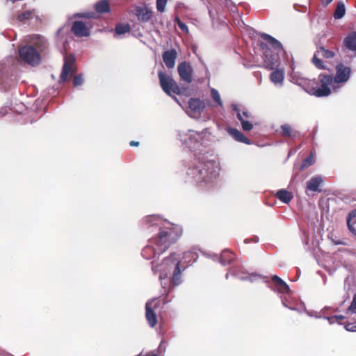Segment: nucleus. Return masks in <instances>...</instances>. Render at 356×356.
Wrapping results in <instances>:
<instances>
[{
	"instance_id": "obj_1",
	"label": "nucleus",
	"mask_w": 356,
	"mask_h": 356,
	"mask_svg": "<svg viewBox=\"0 0 356 356\" xmlns=\"http://www.w3.org/2000/svg\"><path fill=\"white\" fill-rule=\"evenodd\" d=\"M182 235L181 226L167 222L159 228L155 238H152V243L156 245L158 254L165 252L173 243H176Z\"/></svg>"
},
{
	"instance_id": "obj_2",
	"label": "nucleus",
	"mask_w": 356,
	"mask_h": 356,
	"mask_svg": "<svg viewBox=\"0 0 356 356\" xmlns=\"http://www.w3.org/2000/svg\"><path fill=\"white\" fill-rule=\"evenodd\" d=\"M216 162L197 161L187 171V175L198 185L212 181L217 175Z\"/></svg>"
},
{
	"instance_id": "obj_3",
	"label": "nucleus",
	"mask_w": 356,
	"mask_h": 356,
	"mask_svg": "<svg viewBox=\"0 0 356 356\" xmlns=\"http://www.w3.org/2000/svg\"><path fill=\"white\" fill-rule=\"evenodd\" d=\"M318 82L316 86L311 88L312 95L318 97H327L332 92L330 86L334 82L333 75L321 73L318 75Z\"/></svg>"
},
{
	"instance_id": "obj_4",
	"label": "nucleus",
	"mask_w": 356,
	"mask_h": 356,
	"mask_svg": "<svg viewBox=\"0 0 356 356\" xmlns=\"http://www.w3.org/2000/svg\"><path fill=\"white\" fill-rule=\"evenodd\" d=\"M158 77L160 86L166 95L172 96V93L177 95H180L181 94V89L180 87L172 77L168 75L166 72L159 71L158 72Z\"/></svg>"
},
{
	"instance_id": "obj_5",
	"label": "nucleus",
	"mask_w": 356,
	"mask_h": 356,
	"mask_svg": "<svg viewBox=\"0 0 356 356\" xmlns=\"http://www.w3.org/2000/svg\"><path fill=\"white\" fill-rule=\"evenodd\" d=\"M20 59L31 65H35L40 62V53L31 45H25L19 49Z\"/></svg>"
},
{
	"instance_id": "obj_6",
	"label": "nucleus",
	"mask_w": 356,
	"mask_h": 356,
	"mask_svg": "<svg viewBox=\"0 0 356 356\" xmlns=\"http://www.w3.org/2000/svg\"><path fill=\"white\" fill-rule=\"evenodd\" d=\"M335 55L336 52L334 50H330L326 49L324 46H320L317 48L312 61L316 68L319 70H325L327 69L326 65L323 61L318 57V56H321L326 59H331L333 58Z\"/></svg>"
},
{
	"instance_id": "obj_7",
	"label": "nucleus",
	"mask_w": 356,
	"mask_h": 356,
	"mask_svg": "<svg viewBox=\"0 0 356 356\" xmlns=\"http://www.w3.org/2000/svg\"><path fill=\"white\" fill-rule=\"evenodd\" d=\"M75 60L76 58L74 54H69L65 56L64 64L60 75V83H65L67 80L68 76L74 72Z\"/></svg>"
},
{
	"instance_id": "obj_8",
	"label": "nucleus",
	"mask_w": 356,
	"mask_h": 356,
	"mask_svg": "<svg viewBox=\"0 0 356 356\" xmlns=\"http://www.w3.org/2000/svg\"><path fill=\"white\" fill-rule=\"evenodd\" d=\"M259 47L264 55V65L266 69L273 70L276 64V56L273 54L268 44L261 42Z\"/></svg>"
},
{
	"instance_id": "obj_9",
	"label": "nucleus",
	"mask_w": 356,
	"mask_h": 356,
	"mask_svg": "<svg viewBox=\"0 0 356 356\" xmlns=\"http://www.w3.org/2000/svg\"><path fill=\"white\" fill-rule=\"evenodd\" d=\"M336 74L333 76V80L335 83H346L351 74V68L344 65L343 63H338L336 67Z\"/></svg>"
},
{
	"instance_id": "obj_10",
	"label": "nucleus",
	"mask_w": 356,
	"mask_h": 356,
	"mask_svg": "<svg viewBox=\"0 0 356 356\" xmlns=\"http://www.w3.org/2000/svg\"><path fill=\"white\" fill-rule=\"evenodd\" d=\"M177 72L182 81L188 83L192 82L193 69L189 63H180L177 67Z\"/></svg>"
},
{
	"instance_id": "obj_11",
	"label": "nucleus",
	"mask_w": 356,
	"mask_h": 356,
	"mask_svg": "<svg viewBox=\"0 0 356 356\" xmlns=\"http://www.w3.org/2000/svg\"><path fill=\"white\" fill-rule=\"evenodd\" d=\"M135 15L141 23L148 22L153 17L152 9L146 6H137L135 9Z\"/></svg>"
},
{
	"instance_id": "obj_12",
	"label": "nucleus",
	"mask_w": 356,
	"mask_h": 356,
	"mask_svg": "<svg viewBox=\"0 0 356 356\" xmlns=\"http://www.w3.org/2000/svg\"><path fill=\"white\" fill-rule=\"evenodd\" d=\"M153 301H149L145 305V317L150 327H154L157 323L156 314L154 312L153 308L158 307V303H155L152 307Z\"/></svg>"
},
{
	"instance_id": "obj_13",
	"label": "nucleus",
	"mask_w": 356,
	"mask_h": 356,
	"mask_svg": "<svg viewBox=\"0 0 356 356\" xmlns=\"http://www.w3.org/2000/svg\"><path fill=\"white\" fill-rule=\"evenodd\" d=\"M29 42L40 54L47 47V40L40 35H33L30 37Z\"/></svg>"
},
{
	"instance_id": "obj_14",
	"label": "nucleus",
	"mask_w": 356,
	"mask_h": 356,
	"mask_svg": "<svg viewBox=\"0 0 356 356\" xmlns=\"http://www.w3.org/2000/svg\"><path fill=\"white\" fill-rule=\"evenodd\" d=\"M205 107L204 102L199 98H191L188 101V108L194 114L200 115Z\"/></svg>"
},
{
	"instance_id": "obj_15",
	"label": "nucleus",
	"mask_w": 356,
	"mask_h": 356,
	"mask_svg": "<svg viewBox=\"0 0 356 356\" xmlns=\"http://www.w3.org/2000/svg\"><path fill=\"white\" fill-rule=\"evenodd\" d=\"M72 33L78 37H86L90 35V31L81 21H75L72 26Z\"/></svg>"
},
{
	"instance_id": "obj_16",
	"label": "nucleus",
	"mask_w": 356,
	"mask_h": 356,
	"mask_svg": "<svg viewBox=\"0 0 356 356\" xmlns=\"http://www.w3.org/2000/svg\"><path fill=\"white\" fill-rule=\"evenodd\" d=\"M177 56V53L174 49L163 52V60L168 69H172L175 67Z\"/></svg>"
},
{
	"instance_id": "obj_17",
	"label": "nucleus",
	"mask_w": 356,
	"mask_h": 356,
	"mask_svg": "<svg viewBox=\"0 0 356 356\" xmlns=\"http://www.w3.org/2000/svg\"><path fill=\"white\" fill-rule=\"evenodd\" d=\"M323 182V179L321 176H315L311 178L306 184V189L307 191L321 193L322 191L320 188Z\"/></svg>"
},
{
	"instance_id": "obj_18",
	"label": "nucleus",
	"mask_w": 356,
	"mask_h": 356,
	"mask_svg": "<svg viewBox=\"0 0 356 356\" xmlns=\"http://www.w3.org/2000/svg\"><path fill=\"white\" fill-rule=\"evenodd\" d=\"M227 131L235 140L247 145L251 144V141L237 129L228 127Z\"/></svg>"
},
{
	"instance_id": "obj_19",
	"label": "nucleus",
	"mask_w": 356,
	"mask_h": 356,
	"mask_svg": "<svg viewBox=\"0 0 356 356\" xmlns=\"http://www.w3.org/2000/svg\"><path fill=\"white\" fill-rule=\"evenodd\" d=\"M280 135L284 138H296L299 136L298 131L293 130L289 124H284L280 127Z\"/></svg>"
},
{
	"instance_id": "obj_20",
	"label": "nucleus",
	"mask_w": 356,
	"mask_h": 356,
	"mask_svg": "<svg viewBox=\"0 0 356 356\" xmlns=\"http://www.w3.org/2000/svg\"><path fill=\"white\" fill-rule=\"evenodd\" d=\"M260 36L261 38L266 40L267 43L269 45H270L272 48L274 49V50L277 51H280L281 50L283 49L282 44L280 43V42L278 41L275 38L272 37L271 35L267 33H261Z\"/></svg>"
},
{
	"instance_id": "obj_21",
	"label": "nucleus",
	"mask_w": 356,
	"mask_h": 356,
	"mask_svg": "<svg viewBox=\"0 0 356 356\" xmlns=\"http://www.w3.org/2000/svg\"><path fill=\"white\" fill-rule=\"evenodd\" d=\"M272 281L280 293H286L289 291L288 284L277 275L273 276Z\"/></svg>"
},
{
	"instance_id": "obj_22",
	"label": "nucleus",
	"mask_w": 356,
	"mask_h": 356,
	"mask_svg": "<svg viewBox=\"0 0 356 356\" xmlns=\"http://www.w3.org/2000/svg\"><path fill=\"white\" fill-rule=\"evenodd\" d=\"M344 46L352 51L356 50V32L348 35L343 40Z\"/></svg>"
},
{
	"instance_id": "obj_23",
	"label": "nucleus",
	"mask_w": 356,
	"mask_h": 356,
	"mask_svg": "<svg viewBox=\"0 0 356 356\" xmlns=\"http://www.w3.org/2000/svg\"><path fill=\"white\" fill-rule=\"evenodd\" d=\"M276 197L281 202L288 204L293 199V195L290 191L286 189H281L276 193Z\"/></svg>"
},
{
	"instance_id": "obj_24",
	"label": "nucleus",
	"mask_w": 356,
	"mask_h": 356,
	"mask_svg": "<svg viewBox=\"0 0 356 356\" xmlns=\"http://www.w3.org/2000/svg\"><path fill=\"white\" fill-rule=\"evenodd\" d=\"M95 9L98 13H107L110 12V6L108 0H100L95 6Z\"/></svg>"
},
{
	"instance_id": "obj_25",
	"label": "nucleus",
	"mask_w": 356,
	"mask_h": 356,
	"mask_svg": "<svg viewBox=\"0 0 356 356\" xmlns=\"http://www.w3.org/2000/svg\"><path fill=\"white\" fill-rule=\"evenodd\" d=\"M234 259V254L229 250H224L222 252L220 257V262L225 266L230 264Z\"/></svg>"
},
{
	"instance_id": "obj_26",
	"label": "nucleus",
	"mask_w": 356,
	"mask_h": 356,
	"mask_svg": "<svg viewBox=\"0 0 356 356\" xmlns=\"http://www.w3.org/2000/svg\"><path fill=\"white\" fill-rule=\"evenodd\" d=\"M284 74L283 70H275L270 74V81L275 84L280 83L284 80Z\"/></svg>"
},
{
	"instance_id": "obj_27",
	"label": "nucleus",
	"mask_w": 356,
	"mask_h": 356,
	"mask_svg": "<svg viewBox=\"0 0 356 356\" xmlns=\"http://www.w3.org/2000/svg\"><path fill=\"white\" fill-rule=\"evenodd\" d=\"M234 111H236L237 118L241 122L243 129L246 131H250L253 127L252 124L242 117L241 111L237 108H234Z\"/></svg>"
},
{
	"instance_id": "obj_28",
	"label": "nucleus",
	"mask_w": 356,
	"mask_h": 356,
	"mask_svg": "<svg viewBox=\"0 0 356 356\" xmlns=\"http://www.w3.org/2000/svg\"><path fill=\"white\" fill-rule=\"evenodd\" d=\"M180 261H178L175 268L173 275L172 277V283L174 285H178L181 283V269H180Z\"/></svg>"
},
{
	"instance_id": "obj_29",
	"label": "nucleus",
	"mask_w": 356,
	"mask_h": 356,
	"mask_svg": "<svg viewBox=\"0 0 356 356\" xmlns=\"http://www.w3.org/2000/svg\"><path fill=\"white\" fill-rule=\"evenodd\" d=\"M345 13L346 8L344 3L342 1H339L334 13V17L337 19H341L344 16Z\"/></svg>"
},
{
	"instance_id": "obj_30",
	"label": "nucleus",
	"mask_w": 356,
	"mask_h": 356,
	"mask_svg": "<svg viewBox=\"0 0 356 356\" xmlns=\"http://www.w3.org/2000/svg\"><path fill=\"white\" fill-rule=\"evenodd\" d=\"M156 252H158L157 248L155 249L152 246L147 245L143 249L142 254L145 259H150L155 257Z\"/></svg>"
},
{
	"instance_id": "obj_31",
	"label": "nucleus",
	"mask_w": 356,
	"mask_h": 356,
	"mask_svg": "<svg viewBox=\"0 0 356 356\" xmlns=\"http://www.w3.org/2000/svg\"><path fill=\"white\" fill-rule=\"evenodd\" d=\"M131 30V27L129 24L119 23L115 26V34L122 35L129 33Z\"/></svg>"
},
{
	"instance_id": "obj_32",
	"label": "nucleus",
	"mask_w": 356,
	"mask_h": 356,
	"mask_svg": "<svg viewBox=\"0 0 356 356\" xmlns=\"http://www.w3.org/2000/svg\"><path fill=\"white\" fill-rule=\"evenodd\" d=\"M211 96L213 101L220 106H222V102L218 91L214 88L211 90Z\"/></svg>"
},
{
	"instance_id": "obj_33",
	"label": "nucleus",
	"mask_w": 356,
	"mask_h": 356,
	"mask_svg": "<svg viewBox=\"0 0 356 356\" xmlns=\"http://www.w3.org/2000/svg\"><path fill=\"white\" fill-rule=\"evenodd\" d=\"M175 22L177 24L178 27L184 33H188V29L186 24L181 21L179 17L175 18Z\"/></svg>"
},
{
	"instance_id": "obj_34",
	"label": "nucleus",
	"mask_w": 356,
	"mask_h": 356,
	"mask_svg": "<svg viewBox=\"0 0 356 356\" xmlns=\"http://www.w3.org/2000/svg\"><path fill=\"white\" fill-rule=\"evenodd\" d=\"M312 163H313V156L312 154H310L309 156H308L306 159H305L302 161V165L300 167V170H303V169L309 167V165H312Z\"/></svg>"
},
{
	"instance_id": "obj_35",
	"label": "nucleus",
	"mask_w": 356,
	"mask_h": 356,
	"mask_svg": "<svg viewBox=\"0 0 356 356\" xmlns=\"http://www.w3.org/2000/svg\"><path fill=\"white\" fill-rule=\"evenodd\" d=\"M168 1V0H156V9L159 12L163 13L165 11Z\"/></svg>"
},
{
	"instance_id": "obj_36",
	"label": "nucleus",
	"mask_w": 356,
	"mask_h": 356,
	"mask_svg": "<svg viewBox=\"0 0 356 356\" xmlns=\"http://www.w3.org/2000/svg\"><path fill=\"white\" fill-rule=\"evenodd\" d=\"M346 313L347 314L356 313V293L354 294L353 298V301H352L350 305L349 306V307L348 308Z\"/></svg>"
},
{
	"instance_id": "obj_37",
	"label": "nucleus",
	"mask_w": 356,
	"mask_h": 356,
	"mask_svg": "<svg viewBox=\"0 0 356 356\" xmlns=\"http://www.w3.org/2000/svg\"><path fill=\"white\" fill-rule=\"evenodd\" d=\"M32 15V13L31 11H25L18 15V19L21 22L24 21L26 19H29Z\"/></svg>"
},
{
	"instance_id": "obj_38",
	"label": "nucleus",
	"mask_w": 356,
	"mask_h": 356,
	"mask_svg": "<svg viewBox=\"0 0 356 356\" xmlns=\"http://www.w3.org/2000/svg\"><path fill=\"white\" fill-rule=\"evenodd\" d=\"M83 82V79L81 74L76 75L73 79V85L74 86H81Z\"/></svg>"
},
{
	"instance_id": "obj_39",
	"label": "nucleus",
	"mask_w": 356,
	"mask_h": 356,
	"mask_svg": "<svg viewBox=\"0 0 356 356\" xmlns=\"http://www.w3.org/2000/svg\"><path fill=\"white\" fill-rule=\"evenodd\" d=\"M345 328L348 331L356 332V322L346 324Z\"/></svg>"
},
{
	"instance_id": "obj_40",
	"label": "nucleus",
	"mask_w": 356,
	"mask_h": 356,
	"mask_svg": "<svg viewBox=\"0 0 356 356\" xmlns=\"http://www.w3.org/2000/svg\"><path fill=\"white\" fill-rule=\"evenodd\" d=\"M354 218H356V209L352 210L348 215L347 221L350 222Z\"/></svg>"
},
{
	"instance_id": "obj_41",
	"label": "nucleus",
	"mask_w": 356,
	"mask_h": 356,
	"mask_svg": "<svg viewBox=\"0 0 356 356\" xmlns=\"http://www.w3.org/2000/svg\"><path fill=\"white\" fill-rule=\"evenodd\" d=\"M347 227L349 231L356 236V229L350 224V222L347 221Z\"/></svg>"
},
{
	"instance_id": "obj_42",
	"label": "nucleus",
	"mask_w": 356,
	"mask_h": 356,
	"mask_svg": "<svg viewBox=\"0 0 356 356\" xmlns=\"http://www.w3.org/2000/svg\"><path fill=\"white\" fill-rule=\"evenodd\" d=\"M241 113L242 117L244 118H250V113L248 111H244Z\"/></svg>"
},
{
	"instance_id": "obj_43",
	"label": "nucleus",
	"mask_w": 356,
	"mask_h": 356,
	"mask_svg": "<svg viewBox=\"0 0 356 356\" xmlns=\"http://www.w3.org/2000/svg\"><path fill=\"white\" fill-rule=\"evenodd\" d=\"M332 1L333 0H321V4L325 7L328 6Z\"/></svg>"
},
{
	"instance_id": "obj_44",
	"label": "nucleus",
	"mask_w": 356,
	"mask_h": 356,
	"mask_svg": "<svg viewBox=\"0 0 356 356\" xmlns=\"http://www.w3.org/2000/svg\"><path fill=\"white\" fill-rule=\"evenodd\" d=\"M129 145L131 147H138L139 145V142L135 141V140H131L129 143Z\"/></svg>"
},
{
	"instance_id": "obj_45",
	"label": "nucleus",
	"mask_w": 356,
	"mask_h": 356,
	"mask_svg": "<svg viewBox=\"0 0 356 356\" xmlns=\"http://www.w3.org/2000/svg\"><path fill=\"white\" fill-rule=\"evenodd\" d=\"M333 243H334V245H343V244H344L343 242H341L340 241H334Z\"/></svg>"
},
{
	"instance_id": "obj_46",
	"label": "nucleus",
	"mask_w": 356,
	"mask_h": 356,
	"mask_svg": "<svg viewBox=\"0 0 356 356\" xmlns=\"http://www.w3.org/2000/svg\"><path fill=\"white\" fill-rule=\"evenodd\" d=\"M144 356H158V355L156 353H147V355H145Z\"/></svg>"
},
{
	"instance_id": "obj_47",
	"label": "nucleus",
	"mask_w": 356,
	"mask_h": 356,
	"mask_svg": "<svg viewBox=\"0 0 356 356\" xmlns=\"http://www.w3.org/2000/svg\"><path fill=\"white\" fill-rule=\"evenodd\" d=\"M188 255V257H189V256H191V255H193V253H192V252L186 253V254H185V257H187Z\"/></svg>"
},
{
	"instance_id": "obj_48",
	"label": "nucleus",
	"mask_w": 356,
	"mask_h": 356,
	"mask_svg": "<svg viewBox=\"0 0 356 356\" xmlns=\"http://www.w3.org/2000/svg\"><path fill=\"white\" fill-rule=\"evenodd\" d=\"M338 319H343L344 317L343 316H336Z\"/></svg>"
},
{
	"instance_id": "obj_49",
	"label": "nucleus",
	"mask_w": 356,
	"mask_h": 356,
	"mask_svg": "<svg viewBox=\"0 0 356 356\" xmlns=\"http://www.w3.org/2000/svg\"><path fill=\"white\" fill-rule=\"evenodd\" d=\"M250 241V240H249V239H245V240L244 241V242H245V243H248Z\"/></svg>"
}]
</instances>
